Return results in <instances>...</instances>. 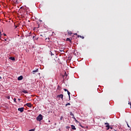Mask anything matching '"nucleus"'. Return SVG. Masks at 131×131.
<instances>
[{"instance_id": "nucleus-34", "label": "nucleus", "mask_w": 131, "mask_h": 131, "mask_svg": "<svg viewBox=\"0 0 131 131\" xmlns=\"http://www.w3.org/2000/svg\"><path fill=\"white\" fill-rule=\"evenodd\" d=\"M5 36H6V34H4Z\"/></svg>"}, {"instance_id": "nucleus-22", "label": "nucleus", "mask_w": 131, "mask_h": 131, "mask_svg": "<svg viewBox=\"0 0 131 131\" xmlns=\"http://www.w3.org/2000/svg\"><path fill=\"white\" fill-rule=\"evenodd\" d=\"M74 35H77V33H75Z\"/></svg>"}, {"instance_id": "nucleus-2", "label": "nucleus", "mask_w": 131, "mask_h": 131, "mask_svg": "<svg viewBox=\"0 0 131 131\" xmlns=\"http://www.w3.org/2000/svg\"><path fill=\"white\" fill-rule=\"evenodd\" d=\"M105 127H106V129L108 130V129H109V128H110V125H109V123H105Z\"/></svg>"}, {"instance_id": "nucleus-26", "label": "nucleus", "mask_w": 131, "mask_h": 131, "mask_svg": "<svg viewBox=\"0 0 131 131\" xmlns=\"http://www.w3.org/2000/svg\"><path fill=\"white\" fill-rule=\"evenodd\" d=\"M34 37H35V36H33V38H34Z\"/></svg>"}, {"instance_id": "nucleus-12", "label": "nucleus", "mask_w": 131, "mask_h": 131, "mask_svg": "<svg viewBox=\"0 0 131 131\" xmlns=\"http://www.w3.org/2000/svg\"><path fill=\"white\" fill-rule=\"evenodd\" d=\"M67 41H70V42H71V40L69 38H67Z\"/></svg>"}, {"instance_id": "nucleus-15", "label": "nucleus", "mask_w": 131, "mask_h": 131, "mask_svg": "<svg viewBox=\"0 0 131 131\" xmlns=\"http://www.w3.org/2000/svg\"><path fill=\"white\" fill-rule=\"evenodd\" d=\"M23 93H24V94H27V92L26 91H24Z\"/></svg>"}, {"instance_id": "nucleus-8", "label": "nucleus", "mask_w": 131, "mask_h": 131, "mask_svg": "<svg viewBox=\"0 0 131 131\" xmlns=\"http://www.w3.org/2000/svg\"><path fill=\"white\" fill-rule=\"evenodd\" d=\"M33 74H35V72H38V69H37L36 70H34L32 71Z\"/></svg>"}, {"instance_id": "nucleus-14", "label": "nucleus", "mask_w": 131, "mask_h": 131, "mask_svg": "<svg viewBox=\"0 0 131 131\" xmlns=\"http://www.w3.org/2000/svg\"><path fill=\"white\" fill-rule=\"evenodd\" d=\"M70 105V103H68L66 104V106H69Z\"/></svg>"}, {"instance_id": "nucleus-23", "label": "nucleus", "mask_w": 131, "mask_h": 131, "mask_svg": "<svg viewBox=\"0 0 131 131\" xmlns=\"http://www.w3.org/2000/svg\"><path fill=\"white\" fill-rule=\"evenodd\" d=\"M4 41H7V39H4Z\"/></svg>"}, {"instance_id": "nucleus-18", "label": "nucleus", "mask_w": 131, "mask_h": 131, "mask_svg": "<svg viewBox=\"0 0 131 131\" xmlns=\"http://www.w3.org/2000/svg\"><path fill=\"white\" fill-rule=\"evenodd\" d=\"M64 92H68V90H67V89H64Z\"/></svg>"}, {"instance_id": "nucleus-27", "label": "nucleus", "mask_w": 131, "mask_h": 131, "mask_svg": "<svg viewBox=\"0 0 131 131\" xmlns=\"http://www.w3.org/2000/svg\"><path fill=\"white\" fill-rule=\"evenodd\" d=\"M8 99H10V96H9V97H8Z\"/></svg>"}, {"instance_id": "nucleus-30", "label": "nucleus", "mask_w": 131, "mask_h": 131, "mask_svg": "<svg viewBox=\"0 0 131 131\" xmlns=\"http://www.w3.org/2000/svg\"><path fill=\"white\" fill-rule=\"evenodd\" d=\"M82 38H83H83H84V37H82Z\"/></svg>"}, {"instance_id": "nucleus-16", "label": "nucleus", "mask_w": 131, "mask_h": 131, "mask_svg": "<svg viewBox=\"0 0 131 131\" xmlns=\"http://www.w3.org/2000/svg\"><path fill=\"white\" fill-rule=\"evenodd\" d=\"M126 124H127V125L128 127H130L129 126V125H128V123H127V122H126Z\"/></svg>"}, {"instance_id": "nucleus-5", "label": "nucleus", "mask_w": 131, "mask_h": 131, "mask_svg": "<svg viewBox=\"0 0 131 131\" xmlns=\"http://www.w3.org/2000/svg\"><path fill=\"white\" fill-rule=\"evenodd\" d=\"M64 96V95H63V94H60L57 96V97L58 98H60L61 99H62V100H63V97Z\"/></svg>"}, {"instance_id": "nucleus-20", "label": "nucleus", "mask_w": 131, "mask_h": 131, "mask_svg": "<svg viewBox=\"0 0 131 131\" xmlns=\"http://www.w3.org/2000/svg\"><path fill=\"white\" fill-rule=\"evenodd\" d=\"M78 37H81V38L82 37L80 35H78Z\"/></svg>"}, {"instance_id": "nucleus-25", "label": "nucleus", "mask_w": 131, "mask_h": 131, "mask_svg": "<svg viewBox=\"0 0 131 131\" xmlns=\"http://www.w3.org/2000/svg\"><path fill=\"white\" fill-rule=\"evenodd\" d=\"M18 101H20L21 99H20V98L18 99Z\"/></svg>"}, {"instance_id": "nucleus-32", "label": "nucleus", "mask_w": 131, "mask_h": 131, "mask_svg": "<svg viewBox=\"0 0 131 131\" xmlns=\"http://www.w3.org/2000/svg\"><path fill=\"white\" fill-rule=\"evenodd\" d=\"M130 130H131V128H130Z\"/></svg>"}, {"instance_id": "nucleus-21", "label": "nucleus", "mask_w": 131, "mask_h": 131, "mask_svg": "<svg viewBox=\"0 0 131 131\" xmlns=\"http://www.w3.org/2000/svg\"><path fill=\"white\" fill-rule=\"evenodd\" d=\"M14 102H16V98H14Z\"/></svg>"}, {"instance_id": "nucleus-10", "label": "nucleus", "mask_w": 131, "mask_h": 131, "mask_svg": "<svg viewBox=\"0 0 131 131\" xmlns=\"http://www.w3.org/2000/svg\"><path fill=\"white\" fill-rule=\"evenodd\" d=\"M9 59L11 60L12 61H15V58L14 57H10Z\"/></svg>"}, {"instance_id": "nucleus-19", "label": "nucleus", "mask_w": 131, "mask_h": 131, "mask_svg": "<svg viewBox=\"0 0 131 131\" xmlns=\"http://www.w3.org/2000/svg\"><path fill=\"white\" fill-rule=\"evenodd\" d=\"M51 56H54V54H53L52 52L51 53Z\"/></svg>"}, {"instance_id": "nucleus-17", "label": "nucleus", "mask_w": 131, "mask_h": 131, "mask_svg": "<svg viewBox=\"0 0 131 131\" xmlns=\"http://www.w3.org/2000/svg\"><path fill=\"white\" fill-rule=\"evenodd\" d=\"M34 129H30L29 131H34Z\"/></svg>"}, {"instance_id": "nucleus-24", "label": "nucleus", "mask_w": 131, "mask_h": 131, "mask_svg": "<svg viewBox=\"0 0 131 131\" xmlns=\"http://www.w3.org/2000/svg\"><path fill=\"white\" fill-rule=\"evenodd\" d=\"M110 128H111V129H112V128H113L111 127H110Z\"/></svg>"}, {"instance_id": "nucleus-28", "label": "nucleus", "mask_w": 131, "mask_h": 131, "mask_svg": "<svg viewBox=\"0 0 131 131\" xmlns=\"http://www.w3.org/2000/svg\"><path fill=\"white\" fill-rule=\"evenodd\" d=\"M0 79H2V77L0 76Z\"/></svg>"}, {"instance_id": "nucleus-11", "label": "nucleus", "mask_w": 131, "mask_h": 131, "mask_svg": "<svg viewBox=\"0 0 131 131\" xmlns=\"http://www.w3.org/2000/svg\"><path fill=\"white\" fill-rule=\"evenodd\" d=\"M68 33L69 34V35H71V34H72V32L71 31H68Z\"/></svg>"}, {"instance_id": "nucleus-6", "label": "nucleus", "mask_w": 131, "mask_h": 131, "mask_svg": "<svg viewBox=\"0 0 131 131\" xmlns=\"http://www.w3.org/2000/svg\"><path fill=\"white\" fill-rule=\"evenodd\" d=\"M26 105L28 107H29V108H31V107H32V104H31V103H27Z\"/></svg>"}, {"instance_id": "nucleus-33", "label": "nucleus", "mask_w": 131, "mask_h": 131, "mask_svg": "<svg viewBox=\"0 0 131 131\" xmlns=\"http://www.w3.org/2000/svg\"><path fill=\"white\" fill-rule=\"evenodd\" d=\"M40 22H41V20H40Z\"/></svg>"}, {"instance_id": "nucleus-1", "label": "nucleus", "mask_w": 131, "mask_h": 131, "mask_svg": "<svg viewBox=\"0 0 131 131\" xmlns=\"http://www.w3.org/2000/svg\"><path fill=\"white\" fill-rule=\"evenodd\" d=\"M43 117L41 114L39 115L38 116L36 117V120H37V121H41Z\"/></svg>"}, {"instance_id": "nucleus-29", "label": "nucleus", "mask_w": 131, "mask_h": 131, "mask_svg": "<svg viewBox=\"0 0 131 131\" xmlns=\"http://www.w3.org/2000/svg\"><path fill=\"white\" fill-rule=\"evenodd\" d=\"M60 120H62V117H61V118H60Z\"/></svg>"}, {"instance_id": "nucleus-13", "label": "nucleus", "mask_w": 131, "mask_h": 131, "mask_svg": "<svg viewBox=\"0 0 131 131\" xmlns=\"http://www.w3.org/2000/svg\"><path fill=\"white\" fill-rule=\"evenodd\" d=\"M67 93H68V95L69 98H70V93L69 92V91H68Z\"/></svg>"}, {"instance_id": "nucleus-4", "label": "nucleus", "mask_w": 131, "mask_h": 131, "mask_svg": "<svg viewBox=\"0 0 131 131\" xmlns=\"http://www.w3.org/2000/svg\"><path fill=\"white\" fill-rule=\"evenodd\" d=\"M18 111H20V112H23L24 111V107L18 108Z\"/></svg>"}, {"instance_id": "nucleus-9", "label": "nucleus", "mask_w": 131, "mask_h": 131, "mask_svg": "<svg viewBox=\"0 0 131 131\" xmlns=\"http://www.w3.org/2000/svg\"><path fill=\"white\" fill-rule=\"evenodd\" d=\"M71 128L72 129H74V130H75V129H76V128H75V126L73 125H71Z\"/></svg>"}, {"instance_id": "nucleus-31", "label": "nucleus", "mask_w": 131, "mask_h": 131, "mask_svg": "<svg viewBox=\"0 0 131 131\" xmlns=\"http://www.w3.org/2000/svg\"><path fill=\"white\" fill-rule=\"evenodd\" d=\"M114 130H115V131H116V130L115 129H114Z\"/></svg>"}, {"instance_id": "nucleus-3", "label": "nucleus", "mask_w": 131, "mask_h": 131, "mask_svg": "<svg viewBox=\"0 0 131 131\" xmlns=\"http://www.w3.org/2000/svg\"><path fill=\"white\" fill-rule=\"evenodd\" d=\"M70 115H71V116H73L72 118L75 120L76 121H77V120H76V119L74 117V115L71 112L70 113Z\"/></svg>"}, {"instance_id": "nucleus-7", "label": "nucleus", "mask_w": 131, "mask_h": 131, "mask_svg": "<svg viewBox=\"0 0 131 131\" xmlns=\"http://www.w3.org/2000/svg\"><path fill=\"white\" fill-rule=\"evenodd\" d=\"M17 79L18 80H22V79H23V76H20L18 77Z\"/></svg>"}]
</instances>
